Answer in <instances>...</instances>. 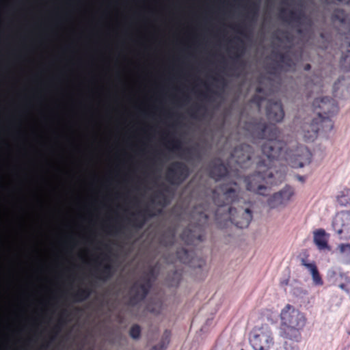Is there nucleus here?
<instances>
[{
  "label": "nucleus",
  "mask_w": 350,
  "mask_h": 350,
  "mask_svg": "<svg viewBox=\"0 0 350 350\" xmlns=\"http://www.w3.org/2000/svg\"><path fill=\"white\" fill-rule=\"evenodd\" d=\"M247 127L254 137L266 139L261 147L262 154L256 158V172L245 178L247 190L265 196L267 187L263 183H275L272 178L274 172L278 174L273 169L278 161H285L294 168L302 167L311 162L312 154L307 147L299 145L295 150L286 148V144L279 139L280 131L275 124L254 120Z\"/></svg>",
  "instance_id": "nucleus-1"
},
{
  "label": "nucleus",
  "mask_w": 350,
  "mask_h": 350,
  "mask_svg": "<svg viewBox=\"0 0 350 350\" xmlns=\"http://www.w3.org/2000/svg\"><path fill=\"white\" fill-rule=\"evenodd\" d=\"M240 187L235 182L223 183L212 190V198L216 208L210 211L208 207L196 206L193 217L197 220L196 225H189L180 234V239L187 245L201 242L205 237V226L211 215H213L219 228L234 224L239 228L248 227L252 219V211L248 207L234 208L228 205L238 200Z\"/></svg>",
  "instance_id": "nucleus-2"
},
{
  "label": "nucleus",
  "mask_w": 350,
  "mask_h": 350,
  "mask_svg": "<svg viewBox=\"0 0 350 350\" xmlns=\"http://www.w3.org/2000/svg\"><path fill=\"white\" fill-rule=\"evenodd\" d=\"M313 110L318 115V118L314 119L309 126L311 131L306 130L304 126V137L306 141H314L323 123H328L332 129L333 124L330 118L338 111V107L334 98L328 97L317 98L312 103Z\"/></svg>",
  "instance_id": "nucleus-3"
},
{
  "label": "nucleus",
  "mask_w": 350,
  "mask_h": 350,
  "mask_svg": "<svg viewBox=\"0 0 350 350\" xmlns=\"http://www.w3.org/2000/svg\"><path fill=\"white\" fill-rule=\"evenodd\" d=\"M280 336L299 342L307 319L304 313L291 304H286L280 312Z\"/></svg>",
  "instance_id": "nucleus-4"
},
{
  "label": "nucleus",
  "mask_w": 350,
  "mask_h": 350,
  "mask_svg": "<svg viewBox=\"0 0 350 350\" xmlns=\"http://www.w3.org/2000/svg\"><path fill=\"white\" fill-rule=\"evenodd\" d=\"M157 277L156 266H150L148 271L140 277L139 280L131 286L129 305L136 306L146 297L152 286V282L157 279Z\"/></svg>",
  "instance_id": "nucleus-5"
},
{
  "label": "nucleus",
  "mask_w": 350,
  "mask_h": 350,
  "mask_svg": "<svg viewBox=\"0 0 350 350\" xmlns=\"http://www.w3.org/2000/svg\"><path fill=\"white\" fill-rule=\"evenodd\" d=\"M250 342L254 350H269L273 345L269 327L267 325L255 327L251 332Z\"/></svg>",
  "instance_id": "nucleus-6"
},
{
  "label": "nucleus",
  "mask_w": 350,
  "mask_h": 350,
  "mask_svg": "<svg viewBox=\"0 0 350 350\" xmlns=\"http://www.w3.org/2000/svg\"><path fill=\"white\" fill-rule=\"evenodd\" d=\"M188 166L180 161H175L168 167L165 178L171 185H180L189 176Z\"/></svg>",
  "instance_id": "nucleus-7"
},
{
  "label": "nucleus",
  "mask_w": 350,
  "mask_h": 350,
  "mask_svg": "<svg viewBox=\"0 0 350 350\" xmlns=\"http://www.w3.org/2000/svg\"><path fill=\"white\" fill-rule=\"evenodd\" d=\"M333 228L340 239H350V211H341L333 221Z\"/></svg>",
  "instance_id": "nucleus-8"
},
{
  "label": "nucleus",
  "mask_w": 350,
  "mask_h": 350,
  "mask_svg": "<svg viewBox=\"0 0 350 350\" xmlns=\"http://www.w3.org/2000/svg\"><path fill=\"white\" fill-rule=\"evenodd\" d=\"M253 148L245 144H240L234 148L231 153V158L241 168H247L252 163Z\"/></svg>",
  "instance_id": "nucleus-9"
},
{
  "label": "nucleus",
  "mask_w": 350,
  "mask_h": 350,
  "mask_svg": "<svg viewBox=\"0 0 350 350\" xmlns=\"http://www.w3.org/2000/svg\"><path fill=\"white\" fill-rule=\"evenodd\" d=\"M294 193V189L289 185H286L268 199L267 204L270 208L284 207L289 202Z\"/></svg>",
  "instance_id": "nucleus-10"
},
{
  "label": "nucleus",
  "mask_w": 350,
  "mask_h": 350,
  "mask_svg": "<svg viewBox=\"0 0 350 350\" xmlns=\"http://www.w3.org/2000/svg\"><path fill=\"white\" fill-rule=\"evenodd\" d=\"M176 257L180 262L188 265L193 268L201 269L205 265V260L204 259L194 256V252L193 250L189 251L184 247L177 250Z\"/></svg>",
  "instance_id": "nucleus-11"
},
{
  "label": "nucleus",
  "mask_w": 350,
  "mask_h": 350,
  "mask_svg": "<svg viewBox=\"0 0 350 350\" xmlns=\"http://www.w3.org/2000/svg\"><path fill=\"white\" fill-rule=\"evenodd\" d=\"M266 116L270 121L281 122L284 117V111L281 101L269 100L266 107Z\"/></svg>",
  "instance_id": "nucleus-12"
},
{
  "label": "nucleus",
  "mask_w": 350,
  "mask_h": 350,
  "mask_svg": "<svg viewBox=\"0 0 350 350\" xmlns=\"http://www.w3.org/2000/svg\"><path fill=\"white\" fill-rule=\"evenodd\" d=\"M228 174V167L223 163L221 159H216L211 162L210 166V176L215 180H219L226 176Z\"/></svg>",
  "instance_id": "nucleus-13"
},
{
  "label": "nucleus",
  "mask_w": 350,
  "mask_h": 350,
  "mask_svg": "<svg viewBox=\"0 0 350 350\" xmlns=\"http://www.w3.org/2000/svg\"><path fill=\"white\" fill-rule=\"evenodd\" d=\"M154 215V213L149 208H144L133 215L134 217L131 219L132 225L138 228H142L144 226L147 219L151 218Z\"/></svg>",
  "instance_id": "nucleus-14"
},
{
  "label": "nucleus",
  "mask_w": 350,
  "mask_h": 350,
  "mask_svg": "<svg viewBox=\"0 0 350 350\" xmlns=\"http://www.w3.org/2000/svg\"><path fill=\"white\" fill-rule=\"evenodd\" d=\"M328 239L329 236L323 229H319L314 232V242L320 250H330Z\"/></svg>",
  "instance_id": "nucleus-15"
},
{
  "label": "nucleus",
  "mask_w": 350,
  "mask_h": 350,
  "mask_svg": "<svg viewBox=\"0 0 350 350\" xmlns=\"http://www.w3.org/2000/svg\"><path fill=\"white\" fill-rule=\"evenodd\" d=\"M256 92L257 94L252 97L250 102L255 104L258 109L260 110L262 101L265 100L267 96L270 95L271 90H269L268 91H265L262 87L258 86L256 88Z\"/></svg>",
  "instance_id": "nucleus-16"
},
{
  "label": "nucleus",
  "mask_w": 350,
  "mask_h": 350,
  "mask_svg": "<svg viewBox=\"0 0 350 350\" xmlns=\"http://www.w3.org/2000/svg\"><path fill=\"white\" fill-rule=\"evenodd\" d=\"M332 21H338L342 25L347 26V29L350 31V21L346 12L341 9H336L332 15Z\"/></svg>",
  "instance_id": "nucleus-17"
},
{
  "label": "nucleus",
  "mask_w": 350,
  "mask_h": 350,
  "mask_svg": "<svg viewBox=\"0 0 350 350\" xmlns=\"http://www.w3.org/2000/svg\"><path fill=\"white\" fill-rule=\"evenodd\" d=\"M96 272L97 273L96 278L102 280H107L113 276L114 269L111 264L107 263L100 269L96 268Z\"/></svg>",
  "instance_id": "nucleus-18"
},
{
  "label": "nucleus",
  "mask_w": 350,
  "mask_h": 350,
  "mask_svg": "<svg viewBox=\"0 0 350 350\" xmlns=\"http://www.w3.org/2000/svg\"><path fill=\"white\" fill-rule=\"evenodd\" d=\"M337 250L339 252L341 261L343 264H350V243H340Z\"/></svg>",
  "instance_id": "nucleus-19"
},
{
  "label": "nucleus",
  "mask_w": 350,
  "mask_h": 350,
  "mask_svg": "<svg viewBox=\"0 0 350 350\" xmlns=\"http://www.w3.org/2000/svg\"><path fill=\"white\" fill-rule=\"evenodd\" d=\"M176 237V232L174 229H167L161 237V243L167 247L171 246L174 243Z\"/></svg>",
  "instance_id": "nucleus-20"
},
{
  "label": "nucleus",
  "mask_w": 350,
  "mask_h": 350,
  "mask_svg": "<svg viewBox=\"0 0 350 350\" xmlns=\"http://www.w3.org/2000/svg\"><path fill=\"white\" fill-rule=\"evenodd\" d=\"M92 290L88 288H80L72 295L73 300L76 302H81L86 300L91 295Z\"/></svg>",
  "instance_id": "nucleus-21"
},
{
  "label": "nucleus",
  "mask_w": 350,
  "mask_h": 350,
  "mask_svg": "<svg viewBox=\"0 0 350 350\" xmlns=\"http://www.w3.org/2000/svg\"><path fill=\"white\" fill-rule=\"evenodd\" d=\"M337 202L342 206L350 205V189L345 188L337 196Z\"/></svg>",
  "instance_id": "nucleus-22"
},
{
  "label": "nucleus",
  "mask_w": 350,
  "mask_h": 350,
  "mask_svg": "<svg viewBox=\"0 0 350 350\" xmlns=\"http://www.w3.org/2000/svg\"><path fill=\"white\" fill-rule=\"evenodd\" d=\"M340 65L342 70L345 72L350 71V42L348 44V48L345 53H342L340 61Z\"/></svg>",
  "instance_id": "nucleus-23"
},
{
  "label": "nucleus",
  "mask_w": 350,
  "mask_h": 350,
  "mask_svg": "<svg viewBox=\"0 0 350 350\" xmlns=\"http://www.w3.org/2000/svg\"><path fill=\"white\" fill-rule=\"evenodd\" d=\"M274 55L279 64H282L287 68L292 66L293 60L288 54L277 52Z\"/></svg>",
  "instance_id": "nucleus-24"
},
{
  "label": "nucleus",
  "mask_w": 350,
  "mask_h": 350,
  "mask_svg": "<svg viewBox=\"0 0 350 350\" xmlns=\"http://www.w3.org/2000/svg\"><path fill=\"white\" fill-rule=\"evenodd\" d=\"M171 336V332L169 330H165L163 334L160 343L154 346L150 350H165L167 348Z\"/></svg>",
  "instance_id": "nucleus-25"
},
{
  "label": "nucleus",
  "mask_w": 350,
  "mask_h": 350,
  "mask_svg": "<svg viewBox=\"0 0 350 350\" xmlns=\"http://www.w3.org/2000/svg\"><path fill=\"white\" fill-rule=\"evenodd\" d=\"M339 276L342 280V282H339L338 286V287L346 292L347 293H350V276H349L346 273H340Z\"/></svg>",
  "instance_id": "nucleus-26"
},
{
  "label": "nucleus",
  "mask_w": 350,
  "mask_h": 350,
  "mask_svg": "<svg viewBox=\"0 0 350 350\" xmlns=\"http://www.w3.org/2000/svg\"><path fill=\"white\" fill-rule=\"evenodd\" d=\"M64 316H66V317L68 316V313H67L66 310L62 311V312L61 314V317L59 319L57 324L55 325L54 326V327L53 328L52 334L50 337L51 341H53L55 338V336L60 332V331L62 329V325L64 323V321L63 320Z\"/></svg>",
  "instance_id": "nucleus-27"
},
{
  "label": "nucleus",
  "mask_w": 350,
  "mask_h": 350,
  "mask_svg": "<svg viewBox=\"0 0 350 350\" xmlns=\"http://www.w3.org/2000/svg\"><path fill=\"white\" fill-rule=\"evenodd\" d=\"M259 5L257 3H252L248 8V18L251 21H256L258 17Z\"/></svg>",
  "instance_id": "nucleus-28"
},
{
  "label": "nucleus",
  "mask_w": 350,
  "mask_h": 350,
  "mask_svg": "<svg viewBox=\"0 0 350 350\" xmlns=\"http://www.w3.org/2000/svg\"><path fill=\"white\" fill-rule=\"evenodd\" d=\"M129 334L132 338L138 339L141 335L140 326L137 324L133 325L130 329Z\"/></svg>",
  "instance_id": "nucleus-29"
},
{
  "label": "nucleus",
  "mask_w": 350,
  "mask_h": 350,
  "mask_svg": "<svg viewBox=\"0 0 350 350\" xmlns=\"http://www.w3.org/2000/svg\"><path fill=\"white\" fill-rule=\"evenodd\" d=\"M167 145L173 150H179L181 149V142L177 139H171L167 141Z\"/></svg>",
  "instance_id": "nucleus-30"
},
{
  "label": "nucleus",
  "mask_w": 350,
  "mask_h": 350,
  "mask_svg": "<svg viewBox=\"0 0 350 350\" xmlns=\"http://www.w3.org/2000/svg\"><path fill=\"white\" fill-rule=\"evenodd\" d=\"M311 275H312L313 283L315 285L321 286L323 284V281L322 278L319 272L318 269L317 270H315L314 271L312 272Z\"/></svg>",
  "instance_id": "nucleus-31"
},
{
  "label": "nucleus",
  "mask_w": 350,
  "mask_h": 350,
  "mask_svg": "<svg viewBox=\"0 0 350 350\" xmlns=\"http://www.w3.org/2000/svg\"><path fill=\"white\" fill-rule=\"evenodd\" d=\"M304 16L302 12H295L293 10H291L288 12V18L290 21H293L298 22Z\"/></svg>",
  "instance_id": "nucleus-32"
},
{
  "label": "nucleus",
  "mask_w": 350,
  "mask_h": 350,
  "mask_svg": "<svg viewBox=\"0 0 350 350\" xmlns=\"http://www.w3.org/2000/svg\"><path fill=\"white\" fill-rule=\"evenodd\" d=\"M301 264L302 266L305 267L310 273L318 269L314 262H308L304 258L301 259Z\"/></svg>",
  "instance_id": "nucleus-33"
},
{
  "label": "nucleus",
  "mask_w": 350,
  "mask_h": 350,
  "mask_svg": "<svg viewBox=\"0 0 350 350\" xmlns=\"http://www.w3.org/2000/svg\"><path fill=\"white\" fill-rule=\"evenodd\" d=\"M202 110H204L205 111L206 110V108L205 107L201 105H199V104H196L193 107H192L190 109V115L193 117V118H196L197 117V114Z\"/></svg>",
  "instance_id": "nucleus-34"
},
{
  "label": "nucleus",
  "mask_w": 350,
  "mask_h": 350,
  "mask_svg": "<svg viewBox=\"0 0 350 350\" xmlns=\"http://www.w3.org/2000/svg\"><path fill=\"white\" fill-rule=\"evenodd\" d=\"M181 280V274L176 271L173 273V279L170 281L169 284L171 286H177Z\"/></svg>",
  "instance_id": "nucleus-35"
},
{
  "label": "nucleus",
  "mask_w": 350,
  "mask_h": 350,
  "mask_svg": "<svg viewBox=\"0 0 350 350\" xmlns=\"http://www.w3.org/2000/svg\"><path fill=\"white\" fill-rule=\"evenodd\" d=\"M243 53V49H241L240 48L237 47L236 52L234 53V57H233V59L235 62H239L240 58L242 56Z\"/></svg>",
  "instance_id": "nucleus-36"
},
{
  "label": "nucleus",
  "mask_w": 350,
  "mask_h": 350,
  "mask_svg": "<svg viewBox=\"0 0 350 350\" xmlns=\"http://www.w3.org/2000/svg\"><path fill=\"white\" fill-rule=\"evenodd\" d=\"M186 153L189 156H194L197 158H200V154L198 150L195 148H187L185 150Z\"/></svg>",
  "instance_id": "nucleus-37"
},
{
  "label": "nucleus",
  "mask_w": 350,
  "mask_h": 350,
  "mask_svg": "<svg viewBox=\"0 0 350 350\" xmlns=\"http://www.w3.org/2000/svg\"><path fill=\"white\" fill-rule=\"evenodd\" d=\"M245 29H246V28H243L241 26H237V31H238L239 33H240L241 34H242V35H243V36H246L247 35H246V33H245Z\"/></svg>",
  "instance_id": "nucleus-38"
},
{
  "label": "nucleus",
  "mask_w": 350,
  "mask_h": 350,
  "mask_svg": "<svg viewBox=\"0 0 350 350\" xmlns=\"http://www.w3.org/2000/svg\"><path fill=\"white\" fill-rule=\"evenodd\" d=\"M285 13H286V10H284V9L280 10V16L284 20H286V17L284 16Z\"/></svg>",
  "instance_id": "nucleus-39"
},
{
  "label": "nucleus",
  "mask_w": 350,
  "mask_h": 350,
  "mask_svg": "<svg viewBox=\"0 0 350 350\" xmlns=\"http://www.w3.org/2000/svg\"><path fill=\"white\" fill-rule=\"evenodd\" d=\"M304 70L308 71V70H310V68H311V65L310 64H306L305 66H304Z\"/></svg>",
  "instance_id": "nucleus-40"
},
{
  "label": "nucleus",
  "mask_w": 350,
  "mask_h": 350,
  "mask_svg": "<svg viewBox=\"0 0 350 350\" xmlns=\"http://www.w3.org/2000/svg\"><path fill=\"white\" fill-rule=\"evenodd\" d=\"M288 284V280H285L283 281H281L280 284L281 286H286Z\"/></svg>",
  "instance_id": "nucleus-41"
},
{
  "label": "nucleus",
  "mask_w": 350,
  "mask_h": 350,
  "mask_svg": "<svg viewBox=\"0 0 350 350\" xmlns=\"http://www.w3.org/2000/svg\"><path fill=\"white\" fill-rule=\"evenodd\" d=\"M334 1H337L338 3H348L350 0H334Z\"/></svg>",
  "instance_id": "nucleus-42"
},
{
  "label": "nucleus",
  "mask_w": 350,
  "mask_h": 350,
  "mask_svg": "<svg viewBox=\"0 0 350 350\" xmlns=\"http://www.w3.org/2000/svg\"><path fill=\"white\" fill-rule=\"evenodd\" d=\"M48 345H42L38 350H46Z\"/></svg>",
  "instance_id": "nucleus-43"
},
{
  "label": "nucleus",
  "mask_w": 350,
  "mask_h": 350,
  "mask_svg": "<svg viewBox=\"0 0 350 350\" xmlns=\"http://www.w3.org/2000/svg\"><path fill=\"white\" fill-rule=\"evenodd\" d=\"M215 81L224 83V79L223 78L221 79H215Z\"/></svg>",
  "instance_id": "nucleus-44"
},
{
  "label": "nucleus",
  "mask_w": 350,
  "mask_h": 350,
  "mask_svg": "<svg viewBox=\"0 0 350 350\" xmlns=\"http://www.w3.org/2000/svg\"><path fill=\"white\" fill-rule=\"evenodd\" d=\"M202 95L204 98H208V94L206 93H202Z\"/></svg>",
  "instance_id": "nucleus-45"
},
{
  "label": "nucleus",
  "mask_w": 350,
  "mask_h": 350,
  "mask_svg": "<svg viewBox=\"0 0 350 350\" xmlns=\"http://www.w3.org/2000/svg\"><path fill=\"white\" fill-rule=\"evenodd\" d=\"M297 178H298V179H299V180H301V181H304V177H302V176H297Z\"/></svg>",
  "instance_id": "nucleus-46"
},
{
  "label": "nucleus",
  "mask_w": 350,
  "mask_h": 350,
  "mask_svg": "<svg viewBox=\"0 0 350 350\" xmlns=\"http://www.w3.org/2000/svg\"><path fill=\"white\" fill-rule=\"evenodd\" d=\"M103 260H109V258H108V256L107 255H104L103 256Z\"/></svg>",
  "instance_id": "nucleus-47"
},
{
  "label": "nucleus",
  "mask_w": 350,
  "mask_h": 350,
  "mask_svg": "<svg viewBox=\"0 0 350 350\" xmlns=\"http://www.w3.org/2000/svg\"><path fill=\"white\" fill-rule=\"evenodd\" d=\"M148 308H149V306H148ZM148 309H149V310H150L151 312H154V310L153 309H150V308H148Z\"/></svg>",
  "instance_id": "nucleus-48"
},
{
  "label": "nucleus",
  "mask_w": 350,
  "mask_h": 350,
  "mask_svg": "<svg viewBox=\"0 0 350 350\" xmlns=\"http://www.w3.org/2000/svg\"><path fill=\"white\" fill-rule=\"evenodd\" d=\"M241 350H243V349H241Z\"/></svg>",
  "instance_id": "nucleus-49"
}]
</instances>
